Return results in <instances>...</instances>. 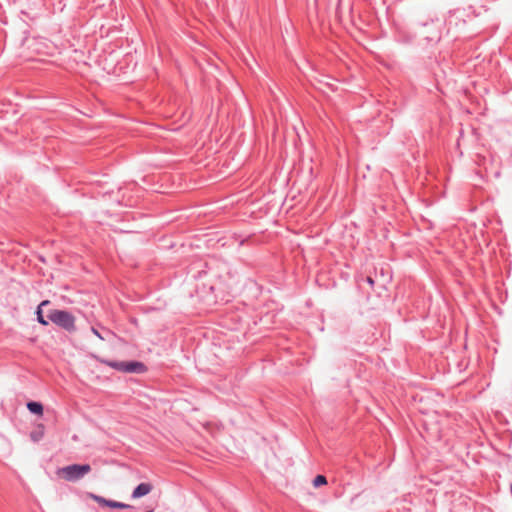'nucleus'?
Listing matches in <instances>:
<instances>
[{
  "instance_id": "f257e3e1",
  "label": "nucleus",
  "mask_w": 512,
  "mask_h": 512,
  "mask_svg": "<svg viewBox=\"0 0 512 512\" xmlns=\"http://www.w3.org/2000/svg\"><path fill=\"white\" fill-rule=\"evenodd\" d=\"M98 361L110 368H113L117 371L124 372V373L144 374L148 370L147 366L143 362L136 361V360L115 361V360L98 358Z\"/></svg>"
},
{
  "instance_id": "f03ea898",
  "label": "nucleus",
  "mask_w": 512,
  "mask_h": 512,
  "mask_svg": "<svg viewBox=\"0 0 512 512\" xmlns=\"http://www.w3.org/2000/svg\"><path fill=\"white\" fill-rule=\"evenodd\" d=\"M47 318L50 322L58 327L66 330L67 332H74L76 330L75 317L67 310L50 309L47 312Z\"/></svg>"
},
{
  "instance_id": "7ed1b4c3",
  "label": "nucleus",
  "mask_w": 512,
  "mask_h": 512,
  "mask_svg": "<svg viewBox=\"0 0 512 512\" xmlns=\"http://www.w3.org/2000/svg\"><path fill=\"white\" fill-rule=\"evenodd\" d=\"M90 471L91 466L89 464H71L59 469L58 473L61 474L66 481L76 482Z\"/></svg>"
},
{
  "instance_id": "20e7f679",
  "label": "nucleus",
  "mask_w": 512,
  "mask_h": 512,
  "mask_svg": "<svg viewBox=\"0 0 512 512\" xmlns=\"http://www.w3.org/2000/svg\"><path fill=\"white\" fill-rule=\"evenodd\" d=\"M421 26L428 29L422 33L427 43H437L441 39L443 22L440 19H431L429 22L421 23Z\"/></svg>"
},
{
  "instance_id": "39448f33",
  "label": "nucleus",
  "mask_w": 512,
  "mask_h": 512,
  "mask_svg": "<svg viewBox=\"0 0 512 512\" xmlns=\"http://www.w3.org/2000/svg\"><path fill=\"white\" fill-rule=\"evenodd\" d=\"M152 489L153 486L150 483L142 482L134 488L131 497L134 499L141 498L149 494Z\"/></svg>"
},
{
  "instance_id": "423d86ee",
  "label": "nucleus",
  "mask_w": 512,
  "mask_h": 512,
  "mask_svg": "<svg viewBox=\"0 0 512 512\" xmlns=\"http://www.w3.org/2000/svg\"><path fill=\"white\" fill-rule=\"evenodd\" d=\"M50 305V301L49 300H43L42 302H40V304L37 306L36 308V311H35V314H36V317H37V322L43 326H48L49 325V322L50 320L46 317H44L43 315V308Z\"/></svg>"
},
{
  "instance_id": "0eeeda50",
  "label": "nucleus",
  "mask_w": 512,
  "mask_h": 512,
  "mask_svg": "<svg viewBox=\"0 0 512 512\" xmlns=\"http://www.w3.org/2000/svg\"><path fill=\"white\" fill-rule=\"evenodd\" d=\"M26 406L30 413L38 416L43 415L44 407L41 402L29 401Z\"/></svg>"
},
{
  "instance_id": "6e6552de",
  "label": "nucleus",
  "mask_w": 512,
  "mask_h": 512,
  "mask_svg": "<svg viewBox=\"0 0 512 512\" xmlns=\"http://www.w3.org/2000/svg\"><path fill=\"white\" fill-rule=\"evenodd\" d=\"M107 507L113 508V509H133L134 508L132 505L125 504L123 502H118V501L111 500V499L108 500Z\"/></svg>"
},
{
  "instance_id": "1a4fd4ad",
  "label": "nucleus",
  "mask_w": 512,
  "mask_h": 512,
  "mask_svg": "<svg viewBox=\"0 0 512 512\" xmlns=\"http://www.w3.org/2000/svg\"><path fill=\"white\" fill-rule=\"evenodd\" d=\"M90 497L94 501H96L99 505L107 507L109 499H106V498H104L102 496H99V495H96V494H92V493L90 494Z\"/></svg>"
},
{
  "instance_id": "9d476101",
  "label": "nucleus",
  "mask_w": 512,
  "mask_h": 512,
  "mask_svg": "<svg viewBox=\"0 0 512 512\" xmlns=\"http://www.w3.org/2000/svg\"><path fill=\"white\" fill-rule=\"evenodd\" d=\"M325 484H327V479L324 475H317L313 480V485L315 487H320Z\"/></svg>"
},
{
  "instance_id": "9b49d317",
  "label": "nucleus",
  "mask_w": 512,
  "mask_h": 512,
  "mask_svg": "<svg viewBox=\"0 0 512 512\" xmlns=\"http://www.w3.org/2000/svg\"><path fill=\"white\" fill-rule=\"evenodd\" d=\"M30 437L34 442H38L43 437V431H33L31 432Z\"/></svg>"
},
{
  "instance_id": "f8f14e48",
  "label": "nucleus",
  "mask_w": 512,
  "mask_h": 512,
  "mask_svg": "<svg viewBox=\"0 0 512 512\" xmlns=\"http://www.w3.org/2000/svg\"><path fill=\"white\" fill-rule=\"evenodd\" d=\"M367 284H369L371 287L374 286V279L371 277V276H366L364 279H363Z\"/></svg>"
},
{
  "instance_id": "ddd939ff",
  "label": "nucleus",
  "mask_w": 512,
  "mask_h": 512,
  "mask_svg": "<svg viewBox=\"0 0 512 512\" xmlns=\"http://www.w3.org/2000/svg\"><path fill=\"white\" fill-rule=\"evenodd\" d=\"M91 330L95 336H97L101 340H104V337L100 334V332L96 328L92 327Z\"/></svg>"
},
{
  "instance_id": "4468645a",
  "label": "nucleus",
  "mask_w": 512,
  "mask_h": 512,
  "mask_svg": "<svg viewBox=\"0 0 512 512\" xmlns=\"http://www.w3.org/2000/svg\"><path fill=\"white\" fill-rule=\"evenodd\" d=\"M453 17H454V14L450 13L448 19L446 20L448 26L452 25Z\"/></svg>"
}]
</instances>
